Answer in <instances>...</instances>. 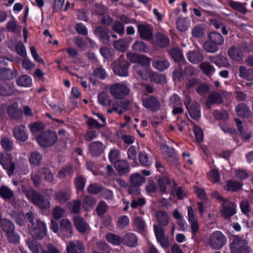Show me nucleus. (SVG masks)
<instances>
[{
  "label": "nucleus",
  "mask_w": 253,
  "mask_h": 253,
  "mask_svg": "<svg viewBox=\"0 0 253 253\" xmlns=\"http://www.w3.org/2000/svg\"><path fill=\"white\" fill-rule=\"evenodd\" d=\"M23 193L33 204L40 209H48L50 207L49 200L33 188L25 189L23 190Z\"/></svg>",
  "instance_id": "f257e3e1"
},
{
  "label": "nucleus",
  "mask_w": 253,
  "mask_h": 253,
  "mask_svg": "<svg viewBox=\"0 0 253 253\" xmlns=\"http://www.w3.org/2000/svg\"><path fill=\"white\" fill-rule=\"evenodd\" d=\"M150 59L144 55L138 57V62L133 67V70L142 80L146 81L150 77L152 70L149 67Z\"/></svg>",
  "instance_id": "f03ea898"
},
{
  "label": "nucleus",
  "mask_w": 253,
  "mask_h": 253,
  "mask_svg": "<svg viewBox=\"0 0 253 253\" xmlns=\"http://www.w3.org/2000/svg\"><path fill=\"white\" fill-rule=\"evenodd\" d=\"M58 136L54 131L47 130L42 132L37 137L39 144L47 148L53 145L57 141Z\"/></svg>",
  "instance_id": "7ed1b4c3"
},
{
  "label": "nucleus",
  "mask_w": 253,
  "mask_h": 253,
  "mask_svg": "<svg viewBox=\"0 0 253 253\" xmlns=\"http://www.w3.org/2000/svg\"><path fill=\"white\" fill-rule=\"evenodd\" d=\"M230 248L232 253H251V248L248 242L239 236L235 237Z\"/></svg>",
  "instance_id": "20e7f679"
},
{
  "label": "nucleus",
  "mask_w": 253,
  "mask_h": 253,
  "mask_svg": "<svg viewBox=\"0 0 253 253\" xmlns=\"http://www.w3.org/2000/svg\"><path fill=\"white\" fill-rule=\"evenodd\" d=\"M129 65V62L125 59V55L122 54L113 63V72L118 76L126 77L128 75V69Z\"/></svg>",
  "instance_id": "39448f33"
},
{
  "label": "nucleus",
  "mask_w": 253,
  "mask_h": 253,
  "mask_svg": "<svg viewBox=\"0 0 253 253\" xmlns=\"http://www.w3.org/2000/svg\"><path fill=\"white\" fill-rule=\"evenodd\" d=\"M226 243V237L220 231H214L209 236V244L213 249L220 250Z\"/></svg>",
  "instance_id": "423d86ee"
},
{
  "label": "nucleus",
  "mask_w": 253,
  "mask_h": 253,
  "mask_svg": "<svg viewBox=\"0 0 253 253\" xmlns=\"http://www.w3.org/2000/svg\"><path fill=\"white\" fill-rule=\"evenodd\" d=\"M111 94L116 99H122L130 93L129 88L125 84L117 83L113 84L109 89Z\"/></svg>",
  "instance_id": "0eeeda50"
},
{
  "label": "nucleus",
  "mask_w": 253,
  "mask_h": 253,
  "mask_svg": "<svg viewBox=\"0 0 253 253\" xmlns=\"http://www.w3.org/2000/svg\"><path fill=\"white\" fill-rule=\"evenodd\" d=\"M36 223L32 225L30 228L31 235L35 239H42L46 234L45 224L40 219L36 218Z\"/></svg>",
  "instance_id": "6e6552de"
},
{
  "label": "nucleus",
  "mask_w": 253,
  "mask_h": 253,
  "mask_svg": "<svg viewBox=\"0 0 253 253\" xmlns=\"http://www.w3.org/2000/svg\"><path fill=\"white\" fill-rule=\"evenodd\" d=\"M220 211L224 218H229L236 213V205L234 202L230 201L228 199L225 200L221 204Z\"/></svg>",
  "instance_id": "1a4fd4ad"
},
{
  "label": "nucleus",
  "mask_w": 253,
  "mask_h": 253,
  "mask_svg": "<svg viewBox=\"0 0 253 253\" xmlns=\"http://www.w3.org/2000/svg\"><path fill=\"white\" fill-rule=\"evenodd\" d=\"M153 229L158 242L163 248H168L169 243L168 236L165 235L164 228L160 225L154 224Z\"/></svg>",
  "instance_id": "9d476101"
},
{
  "label": "nucleus",
  "mask_w": 253,
  "mask_h": 253,
  "mask_svg": "<svg viewBox=\"0 0 253 253\" xmlns=\"http://www.w3.org/2000/svg\"><path fill=\"white\" fill-rule=\"evenodd\" d=\"M188 216L192 233V238L196 240V235L199 231V225L197 221V216L194 214V209L191 207H189L188 209Z\"/></svg>",
  "instance_id": "9b49d317"
},
{
  "label": "nucleus",
  "mask_w": 253,
  "mask_h": 253,
  "mask_svg": "<svg viewBox=\"0 0 253 253\" xmlns=\"http://www.w3.org/2000/svg\"><path fill=\"white\" fill-rule=\"evenodd\" d=\"M0 164L4 169L8 170L7 172L9 175L13 173L15 165L14 163L12 162V156L11 155L7 154L4 155L0 154Z\"/></svg>",
  "instance_id": "f8f14e48"
},
{
  "label": "nucleus",
  "mask_w": 253,
  "mask_h": 253,
  "mask_svg": "<svg viewBox=\"0 0 253 253\" xmlns=\"http://www.w3.org/2000/svg\"><path fill=\"white\" fill-rule=\"evenodd\" d=\"M143 105L152 112H156L161 108V104L158 99L152 96L149 95L142 99Z\"/></svg>",
  "instance_id": "ddd939ff"
},
{
  "label": "nucleus",
  "mask_w": 253,
  "mask_h": 253,
  "mask_svg": "<svg viewBox=\"0 0 253 253\" xmlns=\"http://www.w3.org/2000/svg\"><path fill=\"white\" fill-rule=\"evenodd\" d=\"M110 32V30L109 28L104 26H97L94 31L96 36L105 44L109 43Z\"/></svg>",
  "instance_id": "4468645a"
},
{
  "label": "nucleus",
  "mask_w": 253,
  "mask_h": 253,
  "mask_svg": "<svg viewBox=\"0 0 253 253\" xmlns=\"http://www.w3.org/2000/svg\"><path fill=\"white\" fill-rule=\"evenodd\" d=\"M138 32L141 39L149 41L153 38V28L152 26L146 24L138 25Z\"/></svg>",
  "instance_id": "2eb2a0df"
},
{
  "label": "nucleus",
  "mask_w": 253,
  "mask_h": 253,
  "mask_svg": "<svg viewBox=\"0 0 253 253\" xmlns=\"http://www.w3.org/2000/svg\"><path fill=\"white\" fill-rule=\"evenodd\" d=\"M59 231L62 236L69 238L73 235V227L71 222L68 219H63L60 221Z\"/></svg>",
  "instance_id": "dca6fc26"
},
{
  "label": "nucleus",
  "mask_w": 253,
  "mask_h": 253,
  "mask_svg": "<svg viewBox=\"0 0 253 253\" xmlns=\"http://www.w3.org/2000/svg\"><path fill=\"white\" fill-rule=\"evenodd\" d=\"M13 136L17 140L25 142L28 138V134L24 125H20L15 126L12 130Z\"/></svg>",
  "instance_id": "f3484780"
},
{
  "label": "nucleus",
  "mask_w": 253,
  "mask_h": 253,
  "mask_svg": "<svg viewBox=\"0 0 253 253\" xmlns=\"http://www.w3.org/2000/svg\"><path fill=\"white\" fill-rule=\"evenodd\" d=\"M67 253H85V247L80 241L70 242L66 248Z\"/></svg>",
  "instance_id": "a211bd4d"
},
{
  "label": "nucleus",
  "mask_w": 253,
  "mask_h": 253,
  "mask_svg": "<svg viewBox=\"0 0 253 253\" xmlns=\"http://www.w3.org/2000/svg\"><path fill=\"white\" fill-rule=\"evenodd\" d=\"M105 149V145L100 141H94L89 145V151L94 157L99 156Z\"/></svg>",
  "instance_id": "6ab92c4d"
},
{
  "label": "nucleus",
  "mask_w": 253,
  "mask_h": 253,
  "mask_svg": "<svg viewBox=\"0 0 253 253\" xmlns=\"http://www.w3.org/2000/svg\"><path fill=\"white\" fill-rule=\"evenodd\" d=\"M222 101L223 98L222 95L215 91H212L209 93L206 104L207 108H211V105L220 104Z\"/></svg>",
  "instance_id": "aec40b11"
},
{
  "label": "nucleus",
  "mask_w": 253,
  "mask_h": 253,
  "mask_svg": "<svg viewBox=\"0 0 253 253\" xmlns=\"http://www.w3.org/2000/svg\"><path fill=\"white\" fill-rule=\"evenodd\" d=\"M138 158L140 163L143 166L149 167L153 163L152 155L150 151H140Z\"/></svg>",
  "instance_id": "412c9836"
},
{
  "label": "nucleus",
  "mask_w": 253,
  "mask_h": 253,
  "mask_svg": "<svg viewBox=\"0 0 253 253\" xmlns=\"http://www.w3.org/2000/svg\"><path fill=\"white\" fill-rule=\"evenodd\" d=\"M152 66L156 69L163 72L169 67V63L165 58H155L152 61Z\"/></svg>",
  "instance_id": "4be33fe9"
},
{
  "label": "nucleus",
  "mask_w": 253,
  "mask_h": 253,
  "mask_svg": "<svg viewBox=\"0 0 253 253\" xmlns=\"http://www.w3.org/2000/svg\"><path fill=\"white\" fill-rule=\"evenodd\" d=\"M18 107V103L15 102L9 106L7 110L8 116L15 120H19L22 116V112Z\"/></svg>",
  "instance_id": "5701e85b"
},
{
  "label": "nucleus",
  "mask_w": 253,
  "mask_h": 253,
  "mask_svg": "<svg viewBox=\"0 0 253 253\" xmlns=\"http://www.w3.org/2000/svg\"><path fill=\"white\" fill-rule=\"evenodd\" d=\"M228 55L233 60L237 61H241L243 59V53L240 48L233 46L229 48L227 51Z\"/></svg>",
  "instance_id": "b1692460"
},
{
  "label": "nucleus",
  "mask_w": 253,
  "mask_h": 253,
  "mask_svg": "<svg viewBox=\"0 0 253 253\" xmlns=\"http://www.w3.org/2000/svg\"><path fill=\"white\" fill-rule=\"evenodd\" d=\"M74 225L78 231L84 234L87 228V224L85 220L81 216H75L73 218Z\"/></svg>",
  "instance_id": "393cba45"
},
{
  "label": "nucleus",
  "mask_w": 253,
  "mask_h": 253,
  "mask_svg": "<svg viewBox=\"0 0 253 253\" xmlns=\"http://www.w3.org/2000/svg\"><path fill=\"white\" fill-rule=\"evenodd\" d=\"M124 244L130 247H134L138 244V238L133 233H127L122 239Z\"/></svg>",
  "instance_id": "a878e982"
},
{
  "label": "nucleus",
  "mask_w": 253,
  "mask_h": 253,
  "mask_svg": "<svg viewBox=\"0 0 253 253\" xmlns=\"http://www.w3.org/2000/svg\"><path fill=\"white\" fill-rule=\"evenodd\" d=\"M160 191L162 193H167V185L171 184V181L169 177L166 175L159 176L157 180Z\"/></svg>",
  "instance_id": "bb28decb"
},
{
  "label": "nucleus",
  "mask_w": 253,
  "mask_h": 253,
  "mask_svg": "<svg viewBox=\"0 0 253 253\" xmlns=\"http://www.w3.org/2000/svg\"><path fill=\"white\" fill-rule=\"evenodd\" d=\"M114 166L120 174H124L129 171V164L126 160H119L115 162Z\"/></svg>",
  "instance_id": "cd10ccee"
},
{
  "label": "nucleus",
  "mask_w": 253,
  "mask_h": 253,
  "mask_svg": "<svg viewBox=\"0 0 253 253\" xmlns=\"http://www.w3.org/2000/svg\"><path fill=\"white\" fill-rule=\"evenodd\" d=\"M157 221L159 224L157 225L162 226H167L169 223V217L168 213L164 211H159L155 214Z\"/></svg>",
  "instance_id": "c85d7f7f"
},
{
  "label": "nucleus",
  "mask_w": 253,
  "mask_h": 253,
  "mask_svg": "<svg viewBox=\"0 0 253 253\" xmlns=\"http://www.w3.org/2000/svg\"><path fill=\"white\" fill-rule=\"evenodd\" d=\"M187 58L189 61L193 64L201 62L204 60V56L199 50L188 52Z\"/></svg>",
  "instance_id": "c756f323"
},
{
  "label": "nucleus",
  "mask_w": 253,
  "mask_h": 253,
  "mask_svg": "<svg viewBox=\"0 0 253 253\" xmlns=\"http://www.w3.org/2000/svg\"><path fill=\"white\" fill-rule=\"evenodd\" d=\"M155 43L161 48L166 47L169 43V39L165 35L158 33L156 35Z\"/></svg>",
  "instance_id": "7c9ffc66"
},
{
  "label": "nucleus",
  "mask_w": 253,
  "mask_h": 253,
  "mask_svg": "<svg viewBox=\"0 0 253 253\" xmlns=\"http://www.w3.org/2000/svg\"><path fill=\"white\" fill-rule=\"evenodd\" d=\"M16 73L9 68H2L0 69V80L3 81L10 80L15 77Z\"/></svg>",
  "instance_id": "2f4dec72"
},
{
  "label": "nucleus",
  "mask_w": 253,
  "mask_h": 253,
  "mask_svg": "<svg viewBox=\"0 0 253 253\" xmlns=\"http://www.w3.org/2000/svg\"><path fill=\"white\" fill-rule=\"evenodd\" d=\"M145 181V177L139 173L132 174L129 177V181L131 186H140Z\"/></svg>",
  "instance_id": "473e14b6"
},
{
  "label": "nucleus",
  "mask_w": 253,
  "mask_h": 253,
  "mask_svg": "<svg viewBox=\"0 0 253 253\" xmlns=\"http://www.w3.org/2000/svg\"><path fill=\"white\" fill-rule=\"evenodd\" d=\"M186 63V61H183L182 63H179L178 65L175 67L172 73L173 79L175 82H180L183 75L182 66L185 65Z\"/></svg>",
  "instance_id": "72a5a7b5"
},
{
  "label": "nucleus",
  "mask_w": 253,
  "mask_h": 253,
  "mask_svg": "<svg viewBox=\"0 0 253 253\" xmlns=\"http://www.w3.org/2000/svg\"><path fill=\"white\" fill-rule=\"evenodd\" d=\"M0 196L4 200H9L14 197V193L8 187L2 185L0 187Z\"/></svg>",
  "instance_id": "f704fd0d"
},
{
  "label": "nucleus",
  "mask_w": 253,
  "mask_h": 253,
  "mask_svg": "<svg viewBox=\"0 0 253 253\" xmlns=\"http://www.w3.org/2000/svg\"><path fill=\"white\" fill-rule=\"evenodd\" d=\"M74 182L78 191H84L86 182V179L84 175L77 174Z\"/></svg>",
  "instance_id": "c9c22d12"
},
{
  "label": "nucleus",
  "mask_w": 253,
  "mask_h": 253,
  "mask_svg": "<svg viewBox=\"0 0 253 253\" xmlns=\"http://www.w3.org/2000/svg\"><path fill=\"white\" fill-rule=\"evenodd\" d=\"M237 115L239 117H248L251 113L246 104L240 103L236 107Z\"/></svg>",
  "instance_id": "e433bc0d"
},
{
  "label": "nucleus",
  "mask_w": 253,
  "mask_h": 253,
  "mask_svg": "<svg viewBox=\"0 0 253 253\" xmlns=\"http://www.w3.org/2000/svg\"><path fill=\"white\" fill-rule=\"evenodd\" d=\"M190 116L194 120H199L201 117L200 105L197 102H194L188 110Z\"/></svg>",
  "instance_id": "4c0bfd02"
},
{
  "label": "nucleus",
  "mask_w": 253,
  "mask_h": 253,
  "mask_svg": "<svg viewBox=\"0 0 253 253\" xmlns=\"http://www.w3.org/2000/svg\"><path fill=\"white\" fill-rule=\"evenodd\" d=\"M96 204V199L95 197L90 195L84 196L83 201V207L85 210L89 208H93Z\"/></svg>",
  "instance_id": "58836bf2"
},
{
  "label": "nucleus",
  "mask_w": 253,
  "mask_h": 253,
  "mask_svg": "<svg viewBox=\"0 0 253 253\" xmlns=\"http://www.w3.org/2000/svg\"><path fill=\"white\" fill-rule=\"evenodd\" d=\"M239 76L240 77L249 80H253V69H247L245 66L239 67Z\"/></svg>",
  "instance_id": "ea45409f"
},
{
  "label": "nucleus",
  "mask_w": 253,
  "mask_h": 253,
  "mask_svg": "<svg viewBox=\"0 0 253 253\" xmlns=\"http://www.w3.org/2000/svg\"><path fill=\"white\" fill-rule=\"evenodd\" d=\"M208 39L218 46L222 45L224 41L222 36L216 32H211L209 33L208 34Z\"/></svg>",
  "instance_id": "a19ab883"
},
{
  "label": "nucleus",
  "mask_w": 253,
  "mask_h": 253,
  "mask_svg": "<svg viewBox=\"0 0 253 253\" xmlns=\"http://www.w3.org/2000/svg\"><path fill=\"white\" fill-rule=\"evenodd\" d=\"M14 90L7 83H0V95L2 96H9L13 94Z\"/></svg>",
  "instance_id": "79ce46f5"
},
{
  "label": "nucleus",
  "mask_w": 253,
  "mask_h": 253,
  "mask_svg": "<svg viewBox=\"0 0 253 253\" xmlns=\"http://www.w3.org/2000/svg\"><path fill=\"white\" fill-rule=\"evenodd\" d=\"M169 53L172 58L176 62L182 63L184 61L183 59V56L182 52L179 48L174 47L169 50Z\"/></svg>",
  "instance_id": "37998d69"
},
{
  "label": "nucleus",
  "mask_w": 253,
  "mask_h": 253,
  "mask_svg": "<svg viewBox=\"0 0 253 253\" xmlns=\"http://www.w3.org/2000/svg\"><path fill=\"white\" fill-rule=\"evenodd\" d=\"M243 184L238 181L230 180L227 181L224 189L227 191H231L233 192L237 191L240 190Z\"/></svg>",
  "instance_id": "c03bdc74"
},
{
  "label": "nucleus",
  "mask_w": 253,
  "mask_h": 253,
  "mask_svg": "<svg viewBox=\"0 0 253 253\" xmlns=\"http://www.w3.org/2000/svg\"><path fill=\"white\" fill-rule=\"evenodd\" d=\"M103 189V186L102 185L96 183L89 184L86 189L87 192L92 195H98Z\"/></svg>",
  "instance_id": "a18cd8bd"
},
{
  "label": "nucleus",
  "mask_w": 253,
  "mask_h": 253,
  "mask_svg": "<svg viewBox=\"0 0 253 253\" xmlns=\"http://www.w3.org/2000/svg\"><path fill=\"white\" fill-rule=\"evenodd\" d=\"M70 193L66 191H60L55 195V199L59 203L64 204L70 199Z\"/></svg>",
  "instance_id": "49530a36"
},
{
  "label": "nucleus",
  "mask_w": 253,
  "mask_h": 253,
  "mask_svg": "<svg viewBox=\"0 0 253 253\" xmlns=\"http://www.w3.org/2000/svg\"><path fill=\"white\" fill-rule=\"evenodd\" d=\"M203 47L206 52L212 53L217 52L218 50V45L210 40L204 42Z\"/></svg>",
  "instance_id": "de8ad7c7"
},
{
  "label": "nucleus",
  "mask_w": 253,
  "mask_h": 253,
  "mask_svg": "<svg viewBox=\"0 0 253 253\" xmlns=\"http://www.w3.org/2000/svg\"><path fill=\"white\" fill-rule=\"evenodd\" d=\"M2 230L7 234L11 231H14L15 226L13 223L9 219L3 218L0 222Z\"/></svg>",
  "instance_id": "09e8293b"
},
{
  "label": "nucleus",
  "mask_w": 253,
  "mask_h": 253,
  "mask_svg": "<svg viewBox=\"0 0 253 253\" xmlns=\"http://www.w3.org/2000/svg\"><path fill=\"white\" fill-rule=\"evenodd\" d=\"M132 49L135 52H147L148 47L147 44L142 41H136L132 46Z\"/></svg>",
  "instance_id": "8fccbe9b"
},
{
  "label": "nucleus",
  "mask_w": 253,
  "mask_h": 253,
  "mask_svg": "<svg viewBox=\"0 0 253 253\" xmlns=\"http://www.w3.org/2000/svg\"><path fill=\"white\" fill-rule=\"evenodd\" d=\"M114 47L118 50L125 51L128 46V43L126 39H122L113 42Z\"/></svg>",
  "instance_id": "3c124183"
},
{
  "label": "nucleus",
  "mask_w": 253,
  "mask_h": 253,
  "mask_svg": "<svg viewBox=\"0 0 253 253\" xmlns=\"http://www.w3.org/2000/svg\"><path fill=\"white\" fill-rule=\"evenodd\" d=\"M149 78L151 81H153L157 84H164L167 82V79L165 76L159 74L153 71L151 72Z\"/></svg>",
  "instance_id": "603ef678"
},
{
  "label": "nucleus",
  "mask_w": 253,
  "mask_h": 253,
  "mask_svg": "<svg viewBox=\"0 0 253 253\" xmlns=\"http://www.w3.org/2000/svg\"><path fill=\"white\" fill-rule=\"evenodd\" d=\"M16 83L18 86L29 87L32 85V80L29 76L23 75L17 80Z\"/></svg>",
  "instance_id": "864d4df0"
},
{
  "label": "nucleus",
  "mask_w": 253,
  "mask_h": 253,
  "mask_svg": "<svg viewBox=\"0 0 253 253\" xmlns=\"http://www.w3.org/2000/svg\"><path fill=\"white\" fill-rule=\"evenodd\" d=\"M199 68L208 76L212 74L215 71L214 67L208 62L202 63L200 64Z\"/></svg>",
  "instance_id": "5fc2aeb1"
},
{
  "label": "nucleus",
  "mask_w": 253,
  "mask_h": 253,
  "mask_svg": "<svg viewBox=\"0 0 253 253\" xmlns=\"http://www.w3.org/2000/svg\"><path fill=\"white\" fill-rule=\"evenodd\" d=\"M229 5L233 9L236 10L242 14H245L247 12V9L243 4L236 1L230 0L229 1Z\"/></svg>",
  "instance_id": "6e6d98bb"
},
{
  "label": "nucleus",
  "mask_w": 253,
  "mask_h": 253,
  "mask_svg": "<svg viewBox=\"0 0 253 253\" xmlns=\"http://www.w3.org/2000/svg\"><path fill=\"white\" fill-rule=\"evenodd\" d=\"M106 239L109 242L117 245H120L123 242L120 236L112 233H107L106 235Z\"/></svg>",
  "instance_id": "4d7b16f0"
},
{
  "label": "nucleus",
  "mask_w": 253,
  "mask_h": 253,
  "mask_svg": "<svg viewBox=\"0 0 253 253\" xmlns=\"http://www.w3.org/2000/svg\"><path fill=\"white\" fill-rule=\"evenodd\" d=\"M42 160V156L38 151H35L31 154L29 161L34 166H38Z\"/></svg>",
  "instance_id": "13d9d810"
},
{
  "label": "nucleus",
  "mask_w": 253,
  "mask_h": 253,
  "mask_svg": "<svg viewBox=\"0 0 253 253\" xmlns=\"http://www.w3.org/2000/svg\"><path fill=\"white\" fill-rule=\"evenodd\" d=\"M108 208V205L104 201H101L96 208L97 215L98 216L103 215L107 212Z\"/></svg>",
  "instance_id": "bf43d9fd"
},
{
  "label": "nucleus",
  "mask_w": 253,
  "mask_h": 253,
  "mask_svg": "<svg viewBox=\"0 0 253 253\" xmlns=\"http://www.w3.org/2000/svg\"><path fill=\"white\" fill-rule=\"evenodd\" d=\"M112 29L119 35L122 36L125 33V25L120 21H116L112 26Z\"/></svg>",
  "instance_id": "052dcab7"
},
{
  "label": "nucleus",
  "mask_w": 253,
  "mask_h": 253,
  "mask_svg": "<svg viewBox=\"0 0 253 253\" xmlns=\"http://www.w3.org/2000/svg\"><path fill=\"white\" fill-rule=\"evenodd\" d=\"M134 226L138 231L142 232L144 231L145 229V222L142 217L136 216L133 218Z\"/></svg>",
  "instance_id": "680f3d73"
},
{
  "label": "nucleus",
  "mask_w": 253,
  "mask_h": 253,
  "mask_svg": "<svg viewBox=\"0 0 253 253\" xmlns=\"http://www.w3.org/2000/svg\"><path fill=\"white\" fill-rule=\"evenodd\" d=\"M99 102L103 105L107 106L111 104V99L105 92H102L98 94Z\"/></svg>",
  "instance_id": "e2e57ef3"
},
{
  "label": "nucleus",
  "mask_w": 253,
  "mask_h": 253,
  "mask_svg": "<svg viewBox=\"0 0 253 253\" xmlns=\"http://www.w3.org/2000/svg\"><path fill=\"white\" fill-rule=\"evenodd\" d=\"M26 242L29 248L33 253H39L41 245L39 244L37 241L34 240H27Z\"/></svg>",
  "instance_id": "0e129e2a"
},
{
  "label": "nucleus",
  "mask_w": 253,
  "mask_h": 253,
  "mask_svg": "<svg viewBox=\"0 0 253 253\" xmlns=\"http://www.w3.org/2000/svg\"><path fill=\"white\" fill-rule=\"evenodd\" d=\"M145 188L148 194H151L156 192L158 186L154 181L149 180L147 181Z\"/></svg>",
  "instance_id": "69168bd1"
},
{
  "label": "nucleus",
  "mask_w": 253,
  "mask_h": 253,
  "mask_svg": "<svg viewBox=\"0 0 253 253\" xmlns=\"http://www.w3.org/2000/svg\"><path fill=\"white\" fill-rule=\"evenodd\" d=\"M39 172L44 175L45 180L51 182L53 180V173L47 168H41L39 169Z\"/></svg>",
  "instance_id": "338daca9"
},
{
  "label": "nucleus",
  "mask_w": 253,
  "mask_h": 253,
  "mask_svg": "<svg viewBox=\"0 0 253 253\" xmlns=\"http://www.w3.org/2000/svg\"><path fill=\"white\" fill-rule=\"evenodd\" d=\"M100 52L104 58L110 59L113 57L114 54V50L106 47H102L100 48Z\"/></svg>",
  "instance_id": "774afa93"
}]
</instances>
